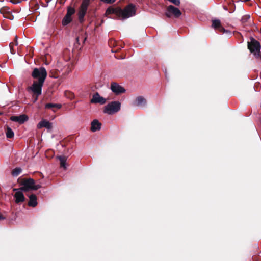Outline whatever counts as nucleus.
Returning <instances> with one entry per match:
<instances>
[{
	"instance_id": "obj_21",
	"label": "nucleus",
	"mask_w": 261,
	"mask_h": 261,
	"mask_svg": "<svg viewBox=\"0 0 261 261\" xmlns=\"http://www.w3.org/2000/svg\"><path fill=\"white\" fill-rule=\"evenodd\" d=\"M118 11V9H114L111 7L108 8L106 12L107 15L115 13L117 15V12Z\"/></svg>"
},
{
	"instance_id": "obj_18",
	"label": "nucleus",
	"mask_w": 261,
	"mask_h": 261,
	"mask_svg": "<svg viewBox=\"0 0 261 261\" xmlns=\"http://www.w3.org/2000/svg\"><path fill=\"white\" fill-rule=\"evenodd\" d=\"M57 158L60 161L61 167L64 169H66V162L67 160L66 157L64 156H59Z\"/></svg>"
},
{
	"instance_id": "obj_3",
	"label": "nucleus",
	"mask_w": 261,
	"mask_h": 261,
	"mask_svg": "<svg viewBox=\"0 0 261 261\" xmlns=\"http://www.w3.org/2000/svg\"><path fill=\"white\" fill-rule=\"evenodd\" d=\"M32 76L34 79H38L37 81L44 83L47 76V72L44 67L35 68L32 73Z\"/></svg>"
},
{
	"instance_id": "obj_10",
	"label": "nucleus",
	"mask_w": 261,
	"mask_h": 261,
	"mask_svg": "<svg viewBox=\"0 0 261 261\" xmlns=\"http://www.w3.org/2000/svg\"><path fill=\"white\" fill-rule=\"evenodd\" d=\"M13 191H16L15 194L14 195V197L15 198V202L16 203H19L20 202H22L25 200L24 196L22 193V191L20 189H14Z\"/></svg>"
},
{
	"instance_id": "obj_7",
	"label": "nucleus",
	"mask_w": 261,
	"mask_h": 261,
	"mask_svg": "<svg viewBox=\"0 0 261 261\" xmlns=\"http://www.w3.org/2000/svg\"><path fill=\"white\" fill-rule=\"evenodd\" d=\"M44 83L38 81H34L32 85L28 88V91H31L34 95L39 96L42 93V88Z\"/></svg>"
},
{
	"instance_id": "obj_8",
	"label": "nucleus",
	"mask_w": 261,
	"mask_h": 261,
	"mask_svg": "<svg viewBox=\"0 0 261 261\" xmlns=\"http://www.w3.org/2000/svg\"><path fill=\"white\" fill-rule=\"evenodd\" d=\"M181 15L180 10L173 6V5H169L166 10L165 15L167 17H171L174 16L175 17L178 18Z\"/></svg>"
},
{
	"instance_id": "obj_24",
	"label": "nucleus",
	"mask_w": 261,
	"mask_h": 261,
	"mask_svg": "<svg viewBox=\"0 0 261 261\" xmlns=\"http://www.w3.org/2000/svg\"><path fill=\"white\" fill-rule=\"evenodd\" d=\"M75 10L74 8L71 7H68L67 8V12L66 15L71 16L75 13Z\"/></svg>"
},
{
	"instance_id": "obj_12",
	"label": "nucleus",
	"mask_w": 261,
	"mask_h": 261,
	"mask_svg": "<svg viewBox=\"0 0 261 261\" xmlns=\"http://www.w3.org/2000/svg\"><path fill=\"white\" fill-rule=\"evenodd\" d=\"M11 120L14 122H18L19 124H23L28 119V117L24 114L20 115L19 116H13L11 117Z\"/></svg>"
},
{
	"instance_id": "obj_16",
	"label": "nucleus",
	"mask_w": 261,
	"mask_h": 261,
	"mask_svg": "<svg viewBox=\"0 0 261 261\" xmlns=\"http://www.w3.org/2000/svg\"><path fill=\"white\" fill-rule=\"evenodd\" d=\"M37 205V197L36 195L32 194L29 196V201L28 205L33 207H35Z\"/></svg>"
},
{
	"instance_id": "obj_27",
	"label": "nucleus",
	"mask_w": 261,
	"mask_h": 261,
	"mask_svg": "<svg viewBox=\"0 0 261 261\" xmlns=\"http://www.w3.org/2000/svg\"><path fill=\"white\" fill-rule=\"evenodd\" d=\"M6 218L0 214V220H5Z\"/></svg>"
},
{
	"instance_id": "obj_22",
	"label": "nucleus",
	"mask_w": 261,
	"mask_h": 261,
	"mask_svg": "<svg viewBox=\"0 0 261 261\" xmlns=\"http://www.w3.org/2000/svg\"><path fill=\"white\" fill-rule=\"evenodd\" d=\"M6 134V137L8 138H12L14 137L13 131L12 130V129L11 128H10L9 127H7Z\"/></svg>"
},
{
	"instance_id": "obj_1",
	"label": "nucleus",
	"mask_w": 261,
	"mask_h": 261,
	"mask_svg": "<svg viewBox=\"0 0 261 261\" xmlns=\"http://www.w3.org/2000/svg\"><path fill=\"white\" fill-rule=\"evenodd\" d=\"M136 12L135 6L133 4H129L123 9L118 8L117 16L122 17L123 19H125L135 16Z\"/></svg>"
},
{
	"instance_id": "obj_5",
	"label": "nucleus",
	"mask_w": 261,
	"mask_h": 261,
	"mask_svg": "<svg viewBox=\"0 0 261 261\" xmlns=\"http://www.w3.org/2000/svg\"><path fill=\"white\" fill-rule=\"evenodd\" d=\"M90 0H83L78 12V17L80 22L84 21V17L87 13Z\"/></svg>"
},
{
	"instance_id": "obj_11",
	"label": "nucleus",
	"mask_w": 261,
	"mask_h": 261,
	"mask_svg": "<svg viewBox=\"0 0 261 261\" xmlns=\"http://www.w3.org/2000/svg\"><path fill=\"white\" fill-rule=\"evenodd\" d=\"M90 102L92 103H100L102 105L106 103V100L105 98L100 96L98 93L97 92L93 95Z\"/></svg>"
},
{
	"instance_id": "obj_13",
	"label": "nucleus",
	"mask_w": 261,
	"mask_h": 261,
	"mask_svg": "<svg viewBox=\"0 0 261 261\" xmlns=\"http://www.w3.org/2000/svg\"><path fill=\"white\" fill-rule=\"evenodd\" d=\"M37 127L39 129L45 127L48 129H50L52 128V123L45 119H42L37 124Z\"/></svg>"
},
{
	"instance_id": "obj_20",
	"label": "nucleus",
	"mask_w": 261,
	"mask_h": 261,
	"mask_svg": "<svg viewBox=\"0 0 261 261\" xmlns=\"http://www.w3.org/2000/svg\"><path fill=\"white\" fill-rule=\"evenodd\" d=\"M62 107L61 104H55V103H47L45 105V109H50L52 108H56L57 109H60Z\"/></svg>"
},
{
	"instance_id": "obj_6",
	"label": "nucleus",
	"mask_w": 261,
	"mask_h": 261,
	"mask_svg": "<svg viewBox=\"0 0 261 261\" xmlns=\"http://www.w3.org/2000/svg\"><path fill=\"white\" fill-rule=\"evenodd\" d=\"M23 186L21 188V190L24 191H28L29 190H36L41 188L39 184L35 185V181L32 178H29L25 180L22 184Z\"/></svg>"
},
{
	"instance_id": "obj_23",
	"label": "nucleus",
	"mask_w": 261,
	"mask_h": 261,
	"mask_svg": "<svg viewBox=\"0 0 261 261\" xmlns=\"http://www.w3.org/2000/svg\"><path fill=\"white\" fill-rule=\"evenodd\" d=\"M21 169L20 168H16L12 171V174L13 176H18L21 172Z\"/></svg>"
},
{
	"instance_id": "obj_26",
	"label": "nucleus",
	"mask_w": 261,
	"mask_h": 261,
	"mask_svg": "<svg viewBox=\"0 0 261 261\" xmlns=\"http://www.w3.org/2000/svg\"><path fill=\"white\" fill-rule=\"evenodd\" d=\"M21 0H11V2L13 4H16L21 2Z\"/></svg>"
},
{
	"instance_id": "obj_2",
	"label": "nucleus",
	"mask_w": 261,
	"mask_h": 261,
	"mask_svg": "<svg viewBox=\"0 0 261 261\" xmlns=\"http://www.w3.org/2000/svg\"><path fill=\"white\" fill-rule=\"evenodd\" d=\"M121 103L118 101H112L107 104L104 108L103 112L108 115H113L120 111Z\"/></svg>"
},
{
	"instance_id": "obj_17",
	"label": "nucleus",
	"mask_w": 261,
	"mask_h": 261,
	"mask_svg": "<svg viewBox=\"0 0 261 261\" xmlns=\"http://www.w3.org/2000/svg\"><path fill=\"white\" fill-rule=\"evenodd\" d=\"M136 102L137 106H144L146 104V100L142 96H138L136 99Z\"/></svg>"
},
{
	"instance_id": "obj_15",
	"label": "nucleus",
	"mask_w": 261,
	"mask_h": 261,
	"mask_svg": "<svg viewBox=\"0 0 261 261\" xmlns=\"http://www.w3.org/2000/svg\"><path fill=\"white\" fill-rule=\"evenodd\" d=\"M101 124L97 119H94L91 122V130L95 132L97 130H100L101 128Z\"/></svg>"
},
{
	"instance_id": "obj_19",
	"label": "nucleus",
	"mask_w": 261,
	"mask_h": 261,
	"mask_svg": "<svg viewBox=\"0 0 261 261\" xmlns=\"http://www.w3.org/2000/svg\"><path fill=\"white\" fill-rule=\"evenodd\" d=\"M72 21L71 16L66 15L62 20V25L64 26L68 25Z\"/></svg>"
},
{
	"instance_id": "obj_25",
	"label": "nucleus",
	"mask_w": 261,
	"mask_h": 261,
	"mask_svg": "<svg viewBox=\"0 0 261 261\" xmlns=\"http://www.w3.org/2000/svg\"><path fill=\"white\" fill-rule=\"evenodd\" d=\"M101 2L107 4H113L116 0H100Z\"/></svg>"
},
{
	"instance_id": "obj_4",
	"label": "nucleus",
	"mask_w": 261,
	"mask_h": 261,
	"mask_svg": "<svg viewBox=\"0 0 261 261\" xmlns=\"http://www.w3.org/2000/svg\"><path fill=\"white\" fill-rule=\"evenodd\" d=\"M248 47L250 52L256 57L258 58L260 57V45L258 41L254 39H252L250 42L248 43Z\"/></svg>"
},
{
	"instance_id": "obj_9",
	"label": "nucleus",
	"mask_w": 261,
	"mask_h": 261,
	"mask_svg": "<svg viewBox=\"0 0 261 261\" xmlns=\"http://www.w3.org/2000/svg\"><path fill=\"white\" fill-rule=\"evenodd\" d=\"M110 88L112 91L117 95L126 92V90L124 87L115 82H112L111 83Z\"/></svg>"
},
{
	"instance_id": "obj_28",
	"label": "nucleus",
	"mask_w": 261,
	"mask_h": 261,
	"mask_svg": "<svg viewBox=\"0 0 261 261\" xmlns=\"http://www.w3.org/2000/svg\"><path fill=\"white\" fill-rule=\"evenodd\" d=\"M39 96H36L35 97L34 99V102H35L37 100Z\"/></svg>"
},
{
	"instance_id": "obj_14",
	"label": "nucleus",
	"mask_w": 261,
	"mask_h": 261,
	"mask_svg": "<svg viewBox=\"0 0 261 261\" xmlns=\"http://www.w3.org/2000/svg\"><path fill=\"white\" fill-rule=\"evenodd\" d=\"M212 27L215 29L223 32H225V30L221 25V22L219 19H215L213 20Z\"/></svg>"
}]
</instances>
